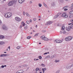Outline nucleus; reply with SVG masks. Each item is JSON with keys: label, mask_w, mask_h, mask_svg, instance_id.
<instances>
[{"label": "nucleus", "mask_w": 73, "mask_h": 73, "mask_svg": "<svg viewBox=\"0 0 73 73\" xmlns=\"http://www.w3.org/2000/svg\"><path fill=\"white\" fill-rule=\"evenodd\" d=\"M4 16L6 18H9L12 16V14L11 13H5Z\"/></svg>", "instance_id": "1"}, {"label": "nucleus", "mask_w": 73, "mask_h": 73, "mask_svg": "<svg viewBox=\"0 0 73 73\" xmlns=\"http://www.w3.org/2000/svg\"><path fill=\"white\" fill-rule=\"evenodd\" d=\"M1 28L2 29L3 31H7L8 29V27L5 25L4 24L2 25Z\"/></svg>", "instance_id": "2"}, {"label": "nucleus", "mask_w": 73, "mask_h": 73, "mask_svg": "<svg viewBox=\"0 0 73 73\" xmlns=\"http://www.w3.org/2000/svg\"><path fill=\"white\" fill-rule=\"evenodd\" d=\"M73 38L71 36H69L68 37H67L65 38V41H70V40H71Z\"/></svg>", "instance_id": "3"}, {"label": "nucleus", "mask_w": 73, "mask_h": 73, "mask_svg": "<svg viewBox=\"0 0 73 73\" xmlns=\"http://www.w3.org/2000/svg\"><path fill=\"white\" fill-rule=\"evenodd\" d=\"M62 17L64 18H68V15L65 13H63L62 15Z\"/></svg>", "instance_id": "4"}, {"label": "nucleus", "mask_w": 73, "mask_h": 73, "mask_svg": "<svg viewBox=\"0 0 73 73\" xmlns=\"http://www.w3.org/2000/svg\"><path fill=\"white\" fill-rule=\"evenodd\" d=\"M41 38H42V40H44V41H48V39L47 38L45 37L44 36H41Z\"/></svg>", "instance_id": "5"}, {"label": "nucleus", "mask_w": 73, "mask_h": 73, "mask_svg": "<svg viewBox=\"0 0 73 73\" xmlns=\"http://www.w3.org/2000/svg\"><path fill=\"white\" fill-rule=\"evenodd\" d=\"M13 3L12 1H10L8 3V6H12V5H13Z\"/></svg>", "instance_id": "6"}, {"label": "nucleus", "mask_w": 73, "mask_h": 73, "mask_svg": "<svg viewBox=\"0 0 73 73\" xmlns=\"http://www.w3.org/2000/svg\"><path fill=\"white\" fill-rule=\"evenodd\" d=\"M65 29L67 31H70V29H72V27L71 26H70L68 27H66Z\"/></svg>", "instance_id": "7"}, {"label": "nucleus", "mask_w": 73, "mask_h": 73, "mask_svg": "<svg viewBox=\"0 0 73 73\" xmlns=\"http://www.w3.org/2000/svg\"><path fill=\"white\" fill-rule=\"evenodd\" d=\"M52 23H53V22L50 21L47 22L45 25H50V24H52Z\"/></svg>", "instance_id": "8"}, {"label": "nucleus", "mask_w": 73, "mask_h": 73, "mask_svg": "<svg viewBox=\"0 0 73 73\" xmlns=\"http://www.w3.org/2000/svg\"><path fill=\"white\" fill-rule=\"evenodd\" d=\"M15 19L17 21H21V19L18 17H15Z\"/></svg>", "instance_id": "9"}, {"label": "nucleus", "mask_w": 73, "mask_h": 73, "mask_svg": "<svg viewBox=\"0 0 73 73\" xmlns=\"http://www.w3.org/2000/svg\"><path fill=\"white\" fill-rule=\"evenodd\" d=\"M55 42H56V43H61L62 41L60 40H56L54 41Z\"/></svg>", "instance_id": "10"}, {"label": "nucleus", "mask_w": 73, "mask_h": 73, "mask_svg": "<svg viewBox=\"0 0 73 73\" xmlns=\"http://www.w3.org/2000/svg\"><path fill=\"white\" fill-rule=\"evenodd\" d=\"M60 13H58V14L56 15H55L54 17V19H56V18H57L58 16L60 15Z\"/></svg>", "instance_id": "11"}, {"label": "nucleus", "mask_w": 73, "mask_h": 73, "mask_svg": "<svg viewBox=\"0 0 73 73\" xmlns=\"http://www.w3.org/2000/svg\"><path fill=\"white\" fill-rule=\"evenodd\" d=\"M5 38L4 36L3 35H0V39H3V38Z\"/></svg>", "instance_id": "12"}, {"label": "nucleus", "mask_w": 73, "mask_h": 73, "mask_svg": "<svg viewBox=\"0 0 73 73\" xmlns=\"http://www.w3.org/2000/svg\"><path fill=\"white\" fill-rule=\"evenodd\" d=\"M42 70L43 72V73H44V72H45V70H46V68H42Z\"/></svg>", "instance_id": "13"}, {"label": "nucleus", "mask_w": 73, "mask_h": 73, "mask_svg": "<svg viewBox=\"0 0 73 73\" xmlns=\"http://www.w3.org/2000/svg\"><path fill=\"white\" fill-rule=\"evenodd\" d=\"M19 71H20V72H18V73H23L24 72V71L23 70H20L18 72H19Z\"/></svg>", "instance_id": "14"}, {"label": "nucleus", "mask_w": 73, "mask_h": 73, "mask_svg": "<svg viewBox=\"0 0 73 73\" xmlns=\"http://www.w3.org/2000/svg\"><path fill=\"white\" fill-rule=\"evenodd\" d=\"M25 29H28V26H27V25H25V27H24Z\"/></svg>", "instance_id": "15"}, {"label": "nucleus", "mask_w": 73, "mask_h": 73, "mask_svg": "<svg viewBox=\"0 0 73 73\" xmlns=\"http://www.w3.org/2000/svg\"><path fill=\"white\" fill-rule=\"evenodd\" d=\"M12 1H13V3H17V0H12Z\"/></svg>", "instance_id": "16"}, {"label": "nucleus", "mask_w": 73, "mask_h": 73, "mask_svg": "<svg viewBox=\"0 0 73 73\" xmlns=\"http://www.w3.org/2000/svg\"><path fill=\"white\" fill-rule=\"evenodd\" d=\"M73 64H72L71 66H70L69 67L68 66H67L66 67V68H67V69H70V68H71V67H72V66H73Z\"/></svg>", "instance_id": "17"}, {"label": "nucleus", "mask_w": 73, "mask_h": 73, "mask_svg": "<svg viewBox=\"0 0 73 73\" xmlns=\"http://www.w3.org/2000/svg\"><path fill=\"white\" fill-rule=\"evenodd\" d=\"M26 14L27 16L28 17H30L31 16V15L29 14L28 13H26Z\"/></svg>", "instance_id": "18"}, {"label": "nucleus", "mask_w": 73, "mask_h": 73, "mask_svg": "<svg viewBox=\"0 0 73 73\" xmlns=\"http://www.w3.org/2000/svg\"><path fill=\"white\" fill-rule=\"evenodd\" d=\"M4 44V42L3 41L0 42V45H3Z\"/></svg>", "instance_id": "19"}, {"label": "nucleus", "mask_w": 73, "mask_h": 73, "mask_svg": "<svg viewBox=\"0 0 73 73\" xmlns=\"http://www.w3.org/2000/svg\"><path fill=\"white\" fill-rule=\"evenodd\" d=\"M19 2L20 4H21L23 2L22 1V0H19Z\"/></svg>", "instance_id": "20"}, {"label": "nucleus", "mask_w": 73, "mask_h": 73, "mask_svg": "<svg viewBox=\"0 0 73 73\" xmlns=\"http://www.w3.org/2000/svg\"><path fill=\"white\" fill-rule=\"evenodd\" d=\"M64 29H65V27L64 26H63L62 27V31H64Z\"/></svg>", "instance_id": "21"}, {"label": "nucleus", "mask_w": 73, "mask_h": 73, "mask_svg": "<svg viewBox=\"0 0 73 73\" xmlns=\"http://www.w3.org/2000/svg\"><path fill=\"white\" fill-rule=\"evenodd\" d=\"M43 4L44 5V6L45 7H46V8H48V6H47L46 5V4H45V3H43Z\"/></svg>", "instance_id": "22"}, {"label": "nucleus", "mask_w": 73, "mask_h": 73, "mask_svg": "<svg viewBox=\"0 0 73 73\" xmlns=\"http://www.w3.org/2000/svg\"><path fill=\"white\" fill-rule=\"evenodd\" d=\"M50 58V56L49 55H48L45 57V58Z\"/></svg>", "instance_id": "23"}, {"label": "nucleus", "mask_w": 73, "mask_h": 73, "mask_svg": "<svg viewBox=\"0 0 73 73\" xmlns=\"http://www.w3.org/2000/svg\"><path fill=\"white\" fill-rule=\"evenodd\" d=\"M51 5H52V6H53V7H54V6L55 5V3H54V2H53L52 3Z\"/></svg>", "instance_id": "24"}, {"label": "nucleus", "mask_w": 73, "mask_h": 73, "mask_svg": "<svg viewBox=\"0 0 73 73\" xmlns=\"http://www.w3.org/2000/svg\"><path fill=\"white\" fill-rule=\"evenodd\" d=\"M55 62H59L60 60H55Z\"/></svg>", "instance_id": "25"}, {"label": "nucleus", "mask_w": 73, "mask_h": 73, "mask_svg": "<svg viewBox=\"0 0 73 73\" xmlns=\"http://www.w3.org/2000/svg\"><path fill=\"white\" fill-rule=\"evenodd\" d=\"M38 5L39 7H41L42 4H41V3H39L38 4Z\"/></svg>", "instance_id": "26"}, {"label": "nucleus", "mask_w": 73, "mask_h": 73, "mask_svg": "<svg viewBox=\"0 0 73 73\" xmlns=\"http://www.w3.org/2000/svg\"><path fill=\"white\" fill-rule=\"evenodd\" d=\"M41 65L43 67H45V65H44V64H41Z\"/></svg>", "instance_id": "27"}, {"label": "nucleus", "mask_w": 73, "mask_h": 73, "mask_svg": "<svg viewBox=\"0 0 73 73\" xmlns=\"http://www.w3.org/2000/svg\"><path fill=\"white\" fill-rule=\"evenodd\" d=\"M21 48V47L20 46H18L17 47V49H20Z\"/></svg>", "instance_id": "28"}, {"label": "nucleus", "mask_w": 73, "mask_h": 73, "mask_svg": "<svg viewBox=\"0 0 73 73\" xmlns=\"http://www.w3.org/2000/svg\"><path fill=\"white\" fill-rule=\"evenodd\" d=\"M31 36H28L27 37V39H30L31 38Z\"/></svg>", "instance_id": "29"}, {"label": "nucleus", "mask_w": 73, "mask_h": 73, "mask_svg": "<svg viewBox=\"0 0 73 73\" xmlns=\"http://www.w3.org/2000/svg\"><path fill=\"white\" fill-rule=\"evenodd\" d=\"M69 17L70 18H72L73 17V15H70L69 16Z\"/></svg>", "instance_id": "30"}, {"label": "nucleus", "mask_w": 73, "mask_h": 73, "mask_svg": "<svg viewBox=\"0 0 73 73\" xmlns=\"http://www.w3.org/2000/svg\"><path fill=\"white\" fill-rule=\"evenodd\" d=\"M39 70V68H37L35 69L36 71H38Z\"/></svg>", "instance_id": "31"}, {"label": "nucleus", "mask_w": 73, "mask_h": 73, "mask_svg": "<svg viewBox=\"0 0 73 73\" xmlns=\"http://www.w3.org/2000/svg\"><path fill=\"white\" fill-rule=\"evenodd\" d=\"M70 14H73V11H71L70 12Z\"/></svg>", "instance_id": "32"}, {"label": "nucleus", "mask_w": 73, "mask_h": 73, "mask_svg": "<svg viewBox=\"0 0 73 73\" xmlns=\"http://www.w3.org/2000/svg\"><path fill=\"white\" fill-rule=\"evenodd\" d=\"M26 23H27V24H29L30 22H29V21H26Z\"/></svg>", "instance_id": "33"}, {"label": "nucleus", "mask_w": 73, "mask_h": 73, "mask_svg": "<svg viewBox=\"0 0 73 73\" xmlns=\"http://www.w3.org/2000/svg\"><path fill=\"white\" fill-rule=\"evenodd\" d=\"M3 56H4V54H1L0 55V57H3Z\"/></svg>", "instance_id": "34"}, {"label": "nucleus", "mask_w": 73, "mask_h": 73, "mask_svg": "<svg viewBox=\"0 0 73 73\" xmlns=\"http://www.w3.org/2000/svg\"><path fill=\"white\" fill-rule=\"evenodd\" d=\"M71 24L72 25V27H73V23H69L68 24V25H71Z\"/></svg>", "instance_id": "35"}, {"label": "nucleus", "mask_w": 73, "mask_h": 73, "mask_svg": "<svg viewBox=\"0 0 73 73\" xmlns=\"http://www.w3.org/2000/svg\"><path fill=\"white\" fill-rule=\"evenodd\" d=\"M8 54H4V56L5 57H7V56H8Z\"/></svg>", "instance_id": "36"}, {"label": "nucleus", "mask_w": 73, "mask_h": 73, "mask_svg": "<svg viewBox=\"0 0 73 73\" xmlns=\"http://www.w3.org/2000/svg\"><path fill=\"white\" fill-rule=\"evenodd\" d=\"M61 25H62V24L61 23H59L58 25V26H61Z\"/></svg>", "instance_id": "37"}, {"label": "nucleus", "mask_w": 73, "mask_h": 73, "mask_svg": "<svg viewBox=\"0 0 73 73\" xmlns=\"http://www.w3.org/2000/svg\"><path fill=\"white\" fill-rule=\"evenodd\" d=\"M38 33H36L35 35V36H38Z\"/></svg>", "instance_id": "38"}, {"label": "nucleus", "mask_w": 73, "mask_h": 73, "mask_svg": "<svg viewBox=\"0 0 73 73\" xmlns=\"http://www.w3.org/2000/svg\"><path fill=\"white\" fill-rule=\"evenodd\" d=\"M52 58H53V57H56V55H54L52 56Z\"/></svg>", "instance_id": "39"}, {"label": "nucleus", "mask_w": 73, "mask_h": 73, "mask_svg": "<svg viewBox=\"0 0 73 73\" xmlns=\"http://www.w3.org/2000/svg\"><path fill=\"white\" fill-rule=\"evenodd\" d=\"M66 33V32L65 31H64L63 32V34H65Z\"/></svg>", "instance_id": "40"}, {"label": "nucleus", "mask_w": 73, "mask_h": 73, "mask_svg": "<svg viewBox=\"0 0 73 73\" xmlns=\"http://www.w3.org/2000/svg\"><path fill=\"white\" fill-rule=\"evenodd\" d=\"M1 68H4V65H2L1 66Z\"/></svg>", "instance_id": "41"}, {"label": "nucleus", "mask_w": 73, "mask_h": 73, "mask_svg": "<svg viewBox=\"0 0 73 73\" xmlns=\"http://www.w3.org/2000/svg\"><path fill=\"white\" fill-rule=\"evenodd\" d=\"M39 59H41V58H42V57L41 56H39Z\"/></svg>", "instance_id": "42"}, {"label": "nucleus", "mask_w": 73, "mask_h": 73, "mask_svg": "<svg viewBox=\"0 0 73 73\" xmlns=\"http://www.w3.org/2000/svg\"><path fill=\"white\" fill-rule=\"evenodd\" d=\"M66 8H67V6H65V7L63 8V9H66Z\"/></svg>", "instance_id": "43"}, {"label": "nucleus", "mask_w": 73, "mask_h": 73, "mask_svg": "<svg viewBox=\"0 0 73 73\" xmlns=\"http://www.w3.org/2000/svg\"><path fill=\"white\" fill-rule=\"evenodd\" d=\"M59 72H60V70H58L57 71L56 73H59Z\"/></svg>", "instance_id": "44"}, {"label": "nucleus", "mask_w": 73, "mask_h": 73, "mask_svg": "<svg viewBox=\"0 0 73 73\" xmlns=\"http://www.w3.org/2000/svg\"><path fill=\"white\" fill-rule=\"evenodd\" d=\"M41 69H42L41 68H40L39 69V71H41V70H41Z\"/></svg>", "instance_id": "45"}, {"label": "nucleus", "mask_w": 73, "mask_h": 73, "mask_svg": "<svg viewBox=\"0 0 73 73\" xmlns=\"http://www.w3.org/2000/svg\"><path fill=\"white\" fill-rule=\"evenodd\" d=\"M23 15H25V11H23Z\"/></svg>", "instance_id": "46"}, {"label": "nucleus", "mask_w": 73, "mask_h": 73, "mask_svg": "<svg viewBox=\"0 0 73 73\" xmlns=\"http://www.w3.org/2000/svg\"><path fill=\"white\" fill-rule=\"evenodd\" d=\"M68 9H65L64 10V11H68Z\"/></svg>", "instance_id": "47"}, {"label": "nucleus", "mask_w": 73, "mask_h": 73, "mask_svg": "<svg viewBox=\"0 0 73 73\" xmlns=\"http://www.w3.org/2000/svg\"><path fill=\"white\" fill-rule=\"evenodd\" d=\"M1 24H2V22H1V21L0 20V25Z\"/></svg>", "instance_id": "48"}, {"label": "nucleus", "mask_w": 73, "mask_h": 73, "mask_svg": "<svg viewBox=\"0 0 73 73\" xmlns=\"http://www.w3.org/2000/svg\"><path fill=\"white\" fill-rule=\"evenodd\" d=\"M33 20H34V21H36V19L34 18L33 19Z\"/></svg>", "instance_id": "49"}, {"label": "nucleus", "mask_w": 73, "mask_h": 73, "mask_svg": "<svg viewBox=\"0 0 73 73\" xmlns=\"http://www.w3.org/2000/svg\"><path fill=\"white\" fill-rule=\"evenodd\" d=\"M29 4H32V1L30 2Z\"/></svg>", "instance_id": "50"}, {"label": "nucleus", "mask_w": 73, "mask_h": 73, "mask_svg": "<svg viewBox=\"0 0 73 73\" xmlns=\"http://www.w3.org/2000/svg\"><path fill=\"white\" fill-rule=\"evenodd\" d=\"M24 24V21H23L22 23H21V24L22 25H23Z\"/></svg>", "instance_id": "51"}, {"label": "nucleus", "mask_w": 73, "mask_h": 73, "mask_svg": "<svg viewBox=\"0 0 73 73\" xmlns=\"http://www.w3.org/2000/svg\"><path fill=\"white\" fill-rule=\"evenodd\" d=\"M8 49H9V50H10V46H9L8 47Z\"/></svg>", "instance_id": "52"}, {"label": "nucleus", "mask_w": 73, "mask_h": 73, "mask_svg": "<svg viewBox=\"0 0 73 73\" xmlns=\"http://www.w3.org/2000/svg\"><path fill=\"white\" fill-rule=\"evenodd\" d=\"M25 23H24V24H23L22 26H23V27H24V26H25Z\"/></svg>", "instance_id": "53"}, {"label": "nucleus", "mask_w": 73, "mask_h": 73, "mask_svg": "<svg viewBox=\"0 0 73 73\" xmlns=\"http://www.w3.org/2000/svg\"><path fill=\"white\" fill-rule=\"evenodd\" d=\"M60 34H62V31H60Z\"/></svg>", "instance_id": "54"}, {"label": "nucleus", "mask_w": 73, "mask_h": 73, "mask_svg": "<svg viewBox=\"0 0 73 73\" xmlns=\"http://www.w3.org/2000/svg\"><path fill=\"white\" fill-rule=\"evenodd\" d=\"M47 52H46L43 54L44 55H45V54H47Z\"/></svg>", "instance_id": "55"}, {"label": "nucleus", "mask_w": 73, "mask_h": 73, "mask_svg": "<svg viewBox=\"0 0 73 73\" xmlns=\"http://www.w3.org/2000/svg\"><path fill=\"white\" fill-rule=\"evenodd\" d=\"M71 7H72V8H73V3H72V5H71Z\"/></svg>", "instance_id": "56"}, {"label": "nucleus", "mask_w": 73, "mask_h": 73, "mask_svg": "<svg viewBox=\"0 0 73 73\" xmlns=\"http://www.w3.org/2000/svg\"><path fill=\"white\" fill-rule=\"evenodd\" d=\"M42 32H45L46 31H45L43 30L42 31Z\"/></svg>", "instance_id": "57"}, {"label": "nucleus", "mask_w": 73, "mask_h": 73, "mask_svg": "<svg viewBox=\"0 0 73 73\" xmlns=\"http://www.w3.org/2000/svg\"><path fill=\"white\" fill-rule=\"evenodd\" d=\"M30 23H32V20L30 19Z\"/></svg>", "instance_id": "58"}, {"label": "nucleus", "mask_w": 73, "mask_h": 73, "mask_svg": "<svg viewBox=\"0 0 73 73\" xmlns=\"http://www.w3.org/2000/svg\"><path fill=\"white\" fill-rule=\"evenodd\" d=\"M23 66H27V65H25Z\"/></svg>", "instance_id": "59"}, {"label": "nucleus", "mask_w": 73, "mask_h": 73, "mask_svg": "<svg viewBox=\"0 0 73 73\" xmlns=\"http://www.w3.org/2000/svg\"><path fill=\"white\" fill-rule=\"evenodd\" d=\"M45 50H48V48H46V49H45Z\"/></svg>", "instance_id": "60"}, {"label": "nucleus", "mask_w": 73, "mask_h": 73, "mask_svg": "<svg viewBox=\"0 0 73 73\" xmlns=\"http://www.w3.org/2000/svg\"><path fill=\"white\" fill-rule=\"evenodd\" d=\"M38 17L39 18H41V16H38Z\"/></svg>", "instance_id": "61"}, {"label": "nucleus", "mask_w": 73, "mask_h": 73, "mask_svg": "<svg viewBox=\"0 0 73 73\" xmlns=\"http://www.w3.org/2000/svg\"><path fill=\"white\" fill-rule=\"evenodd\" d=\"M71 21L72 22H73V19H72V20H71Z\"/></svg>", "instance_id": "62"}, {"label": "nucleus", "mask_w": 73, "mask_h": 73, "mask_svg": "<svg viewBox=\"0 0 73 73\" xmlns=\"http://www.w3.org/2000/svg\"><path fill=\"white\" fill-rule=\"evenodd\" d=\"M22 1L23 2H24V1H25V0H22Z\"/></svg>", "instance_id": "63"}, {"label": "nucleus", "mask_w": 73, "mask_h": 73, "mask_svg": "<svg viewBox=\"0 0 73 73\" xmlns=\"http://www.w3.org/2000/svg\"><path fill=\"white\" fill-rule=\"evenodd\" d=\"M38 59H36V61H37V60H38Z\"/></svg>", "instance_id": "64"}]
</instances>
